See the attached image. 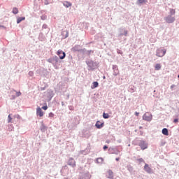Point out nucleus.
<instances>
[{"label":"nucleus","instance_id":"1","mask_svg":"<svg viewBox=\"0 0 179 179\" xmlns=\"http://www.w3.org/2000/svg\"><path fill=\"white\" fill-rule=\"evenodd\" d=\"M167 52V50L166 49H158L157 50V57H164V55H166V52Z\"/></svg>","mask_w":179,"mask_h":179},{"label":"nucleus","instance_id":"2","mask_svg":"<svg viewBox=\"0 0 179 179\" xmlns=\"http://www.w3.org/2000/svg\"><path fill=\"white\" fill-rule=\"evenodd\" d=\"M144 170L148 174H152V173H153V169H152V168H150V166H149V164H145Z\"/></svg>","mask_w":179,"mask_h":179},{"label":"nucleus","instance_id":"3","mask_svg":"<svg viewBox=\"0 0 179 179\" xmlns=\"http://www.w3.org/2000/svg\"><path fill=\"white\" fill-rule=\"evenodd\" d=\"M165 20L166 23H174L176 21V17L169 15L165 18Z\"/></svg>","mask_w":179,"mask_h":179},{"label":"nucleus","instance_id":"4","mask_svg":"<svg viewBox=\"0 0 179 179\" xmlns=\"http://www.w3.org/2000/svg\"><path fill=\"white\" fill-rule=\"evenodd\" d=\"M143 120H145V121H151L152 115L149 113H145L143 116Z\"/></svg>","mask_w":179,"mask_h":179},{"label":"nucleus","instance_id":"5","mask_svg":"<svg viewBox=\"0 0 179 179\" xmlns=\"http://www.w3.org/2000/svg\"><path fill=\"white\" fill-rule=\"evenodd\" d=\"M57 55H59L60 59H64V58H65V53L64 51H62V50H59L57 51Z\"/></svg>","mask_w":179,"mask_h":179},{"label":"nucleus","instance_id":"6","mask_svg":"<svg viewBox=\"0 0 179 179\" xmlns=\"http://www.w3.org/2000/svg\"><path fill=\"white\" fill-rule=\"evenodd\" d=\"M36 115H38V117H43L44 115V112H43L41 108L38 107L36 108Z\"/></svg>","mask_w":179,"mask_h":179},{"label":"nucleus","instance_id":"7","mask_svg":"<svg viewBox=\"0 0 179 179\" xmlns=\"http://www.w3.org/2000/svg\"><path fill=\"white\" fill-rule=\"evenodd\" d=\"M95 127H96V128H98V129H100L101 128H103V127H104V123H101L100 121H97Z\"/></svg>","mask_w":179,"mask_h":179},{"label":"nucleus","instance_id":"8","mask_svg":"<svg viewBox=\"0 0 179 179\" xmlns=\"http://www.w3.org/2000/svg\"><path fill=\"white\" fill-rule=\"evenodd\" d=\"M64 6H65V8H71V6H72V3L69 2V1H64L63 3Z\"/></svg>","mask_w":179,"mask_h":179},{"label":"nucleus","instance_id":"9","mask_svg":"<svg viewBox=\"0 0 179 179\" xmlns=\"http://www.w3.org/2000/svg\"><path fill=\"white\" fill-rule=\"evenodd\" d=\"M146 2H148V0H138L136 3L137 5H139V6H141V5H143L144 3H146Z\"/></svg>","mask_w":179,"mask_h":179},{"label":"nucleus","instance_id":"10","mask_svg":"<svg viewBox=\"0 0 179 179\" xmlns=\"http://www.w3.org/2000/svg\"><path fill=\"white\" fill-rule=\"evenodd\" d=\"M26 17H20L17 18V24H19V23H20L21 22H22V20H25Z\"/></svg>","mask_w":179,"mask_h":179},{"label":"nucleus","instance_id":"11","mask_svg":"<svg viewBox=\"0 0 179 179\" xmlns=\"http://www.w3.org/2000/svg\"><path fill=\"white\" fill-rule=\"evenodd\" d=\"M162 134L163 135H166V136H169V130L166 128H164L162 129Z\"/></svg>","mask_w":179,"mask_h":179},{"label":"nucleus","instance_id":"12","mask_svg":"<svg viewBox=\"0 0 179 179\" xmlns=\"http://www.w3.org/2000/svg\"><path fill=\"white\" fill-rule=\"evenodd\" d=\"M155 71H160L162 69V65L160 64H157L155 66Z\"/></svg>","mask_w":179,"mask_h":179},{"label":"nucleus","instance_id":"13","mask_svg":"<svg viewBox=\"0 0 179 179\" xmlns=\"http://www.w3.org/2000/svg\"><path fill=\"white\" fill-rule=\"evenodd\" d=\"M92 85L93 86L92 87V89H96V87H99V83L96 81L93 82Z\"/></svg>","mask_w":179,"mask_h":179},{"label":"nucleus","instance_id":"14","mask_svg":"<svg viewBox=\"0 0 179 179\" xmlns=\"http://www.w3.org/2000/svg\"><path fill=\"white\" fill-rule=\"evenodd\" d=\"M69 166H75V160H73V159H70L69 160Z\"/></svg>","mask_w":179,"mask_h":179},{"label":"nucleus","instance_id":"15","mask_svg":"<svg viewBox=\"0 0 179 179\" xmlns=\"http://www.w3.org/2000/svg\"><path fill=\"white\" fill-rule=\"evenodd\" d=\"M103 162H104V159H103V158H97L96 159V163H98L99 164H101L103 163Z\"/></svg>","mask_w":179,"mask_h":179},{"label":"nucleus","instance_id":"16","mask_svg":"<svg viewBox=\"0 0 179 179\" xmlns=\"http://www.w3.org/2000/svg\"><path fill=\"white\" fill-rule=\"evenodd\" d=\"M13 13H14V15H17V13H19V10H17V8H13Z\"/></svg>","mask_w":179,"mask_h":179},{"label":"nucleus","instance_id":"17","mask_svg":"<svg viewBox=\"0 0 179 179\" xmlns=\"http://www.w3.org/2000/svg\"><path fill=\"white\" fill-rule=\"evenodd\" d=\"M103 117L105 119L110 118V115H108V113H103Z\"/></svg>","mask_w":179,"mask_h":179},{"label":"nucleus","instance_id":"18","mask_svg":"<svg viewBox=\"0 0 179 179\" xmlns=\"http://www.w3.org/2000/svg\"><path fill=\"white\" fill-rule=\"evenodd\" d=\"M141 148L142 149V150H145V149H148V145H141Z\"/></svg>","mask_w":179,"mask_h":179},{"label":"nucleus","instance_id":"19","mask_svg":"<svg viewBox=\"0 0 179 179\" xmlns=\"http://www.w3.org/2000/svg\"><path fill=\"white\" fill-rule=\"evenodd\" d=\"M16 96H17V97H19V96H22V92H16Z\"/></svg>","mask_w":179,"mask_h":179},{"label":"nucleus","instance_id":"20","mask_svg":"<svg viewBox=\"0 0 179 179\" xmlns=\"http://www.w3.org/2000/svg\"><path fill=\"white\" fill-rule=\"evenodd\" d=\"M171 15H175L176 14V10L171 9Z\"/></svg>","mask_w":179,"mask_h":179},{"label":"nucleus","instance_id":"21","mask_svg":"<svg viewBox=\"0 0 179 179\" xmlns=\"http://www.w3.org/2000/svg\"><path fill=\"white\" fill-rule=\"evenodd\" d=\"M48 2H51V0H45V5H48Z\"/></svg>","mask_w":179,"mask_h":179},{"label":"nucleus","instance_id":"22","mask_svg":"<svg viewBox=\"0 0 179 179\" xmlns=\"http://www.w3.org/2000/svg\"><path fill=\"white\" fill-rule=\"evenodd\" d=\"M12 122V117H10V115H8V122Z\"/></svg>","mask_w":179,"mask_h":179},{"label":"nucleus","instance_id":"23","mask_svg":"<svg viewBox=\"0 0 179 179\" xmlns=\"http://www.w3.org/2000/svg\"><path fill=\"white\" fill-rule=\"evenodd\" d=\"M48 108V106H47L42 107V109L45 110H47Z\"/></svg>","mask_w":179,"mask_h":179},{"label":"nucleus","instance_id":"24","mask_svg":"<svg viewBox=\"0 0 179 179\" xmlns=\"http://www.w3.org/2000/svg\"><path fill=\"white\" fill-rule=\"evenodd\" d=\"M0 29H6V27L0 24Z\"/></svg>","mask_w":179,"mask_h":179},{"label":"nucleus","instance_id":"25","mask_svg":"<svg viewBox=\"0 0 179 179\" xmlns=\"http://www.w3.org/2000/svg\"><path fill=\"white\" fill-rule=\"evenodd\" d=\"M138 162H139L140 163H142V162H143V159L140 158L138 159Z\"/></svg>","mask_w":179,"mask_h":179},{"label":"nucleus","instance_id":"26","mask_svg":"<svg viewBox=\"0 0 179 179\" xmlns=\"http://www.w3.org/2000/svg\"><path fill=\"white\" fill-rule=\"evenodd\" d=\"M106 149H108V147L107 145L103 146V150H106Z\"/></svg>","mask_w":179,"mask_h":179},{"label":"nucleus","instance_id":"27","mask_svg":"<svg viewBox=\"0 0 179 179\" xmlns=\"http://www.w3.org/2000/svg\"><path fill=\"white\" fill-rule=\"evenodd\" d=\"M173 122H175V123L178 122V119H174Z\"/></svg>","mask_w":179,"mask_h":179},{"label":"nucleus","instance_id":"28","mask_svg":"<svg viewBox=\"0 0 179 179\" xmlns=\"http://www.w3.org/2000/svg\"><path fill=\"white\" fill-rule=\"evenodd\" d=\"M135 115H136V117H138L139 115V113L135 112Z\"/></svg>","mask_w":179,"mask_h":179},{"label":"nucleus","instance_id":"29","mask_svg":"<svg viewBox=\"0 0 179 179\" xmlns=\"http://www.w3.org/2000/svg\"><path fill=\"white\" fill-rule=\"evenodd\" d=\"M174 85H172L171 86V89H173L174 88Z\"/></svg>","mask_w":179,"mask_h":179},{"label":"nucleus","instance_id":"30","mask_svg":"<svg viewBox=\"0 0 179 179\" xmlns=\"http://www.w3.org/2000/svg\"><path fill=\"white\" fill-rule=\"evenodd\" d=\"M115 160H116V162H119L120 161V158H116Z\"/></svg>","mask_w":179,"mask_h":179},{"label":"nucleus","instance_id":"31","mask_svg":"<svg viewBox=\"0 0 179 179\" xmlns=\"http://www.w3.org/2000/svg\"><path fill=\"white\" fill-rule=\"evenodd\" d=\"M48 62H51V59H48Z\"/></svg>","mask_w":179,"mask_h":179},{"label":"nucleus","instance_id":"32","mask_svg":"<svg viewBox=\"0 0 179 179\" xmlns=\"http://www.w3.org/2000/svg\"><path fill=\"white\" fill-rule=\"evenodd\" d=\"M142 129V127H140V129Z\"/></svg>","mask_w":179,"mask_h":179},{"label":"nucleus","instance_id":"33","mask_svg":"<svg viewBox=\"0 0 179 179\" xmlns=\"http://www.w3.org/2000/svg\"><path fill=\"white\" fill-rule=\"evenodd\" d=\"M125 36H127V32L125 33Z\"/></svg>","mask_w":179,"mask_h":179},{"label":"nucleus","instance_id":"34","mask_svg":"<svg viewBox=\"0 0 179 179\" xmlns=\"http://www.w3.org/2000/svg\"><path fill=\"white\" fill-rule=\"evenodd\" d=\"M178 78H179V75L178 76Z\"/></svg>","mask_w":179,"mask_h":179}]
</instances>
